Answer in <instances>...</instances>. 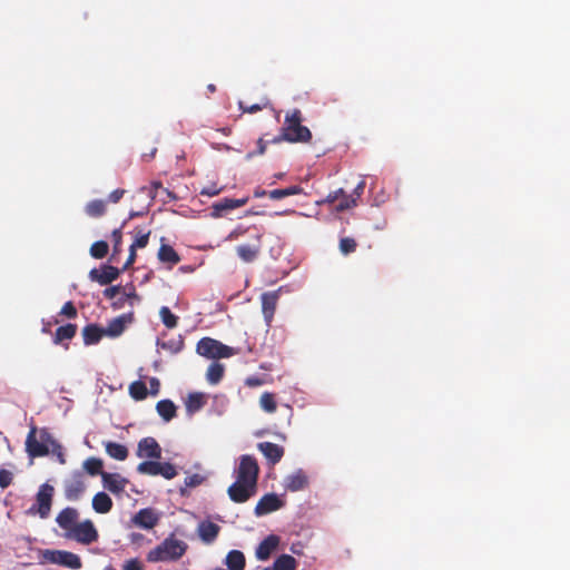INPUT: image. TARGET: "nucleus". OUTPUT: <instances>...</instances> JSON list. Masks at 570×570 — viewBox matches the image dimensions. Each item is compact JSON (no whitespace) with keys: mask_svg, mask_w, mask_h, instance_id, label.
Here are the masks:
<instances>
[{"mask_svg":"<svg viewBox=\"0 0 570 570\" xmlns=\"http://www.w3.org/2000/svg\"><path fill=\"white\" fill-rule=\"evenodd\" d=\"M303 114L295 108L286 112L279 136L273 139V142L287 141L291 144H306L312 140L311 130L302 125Z\"/></svg>","mask_w":570,"mask_h":570,"instance_id":"nucleus-1","label":"nucleus"},{"mask_svg":"<svg viewBox=\"0 0 570 570\" xmlns=\"http://www.w3.org/2000/svg\"><path fill=\"white\" fill-rule=\"evenodd\" d=\"M188 544L170 534L147 553L149 562H170L179 560L187 551Z\"/></svg>","mask_w":570,"mask_h":570,"instance_id":"nucleus-2","label":"nucleus"},{"mask_svg":"<svg viewBox=\"0 0 570 570\" xmlns=\"http://www.w3.org/2000/svg\"><path fill=\"white\" fill-rule=\"evenodd\" d=\"M55 438L47 428L38 429L31 425L26 438V452L31 459L42 458L50 453Z\"/></svg>","mask_w":570,"mask_h":570,"instance_id":"nucleus-3","label":"nucleus"},{"mask_svg":"<svg viewBox=\"0 0 570 570\" xmlns=\"http://www.w3.org/2000/svg\"><path fill=\"white\" fill-rule=\"evenodd\" d=\"M196 352L199 355L212 360L226 358L238 353L235 348L212 337H203L199 340L196 346Z\"/></svg>","mask_w":570,"mask_h":570,"instance_id":"nucleus-4","label":"nucleus"},{"mask_svg":"<svg viewBox=\"0 0 570 570\" xmlns=\"http://www.w3.org/2000/svg\"><path fill=\"white\" fill-rule=\"evenodd\" d=\"M235 474L237 480L257 487L259 466L256 459L249 454L242 455Z\"/></svg>","mask_w":570,"mask_h":570,"instance_id":"nucleus-5","label":"nucleus"},{"mask_svg":"<svg viewBox=\"0 0 570 570\" xmlns=\"http://www.w3.org/2000/svg\"><path fill=\"white\" fill-rule=\"evenodd\" d=\"M53 492L52 485L48 483L40 485L36 495V503L29 508L28 513L38 514L42 519L47 518L51 510Z\"/></svg>","mask_w":570,"mask_h":570,"instance_id":"nucleus-6","label":"nucleus"},{"mask_svg":"<svg viewBox=\"0 0 570 570\" xmlns=\"http://www.w3.org/2000/svg\"><path fill=\"white\" fill-rule=\"evenodd\" d=\"M45 561L59 564L72 570L80 569L82 563L78 554L66 550H45L42 553Z\"/></svg>","mask_w":570,"mask_h":570,"instance_id":"nucleus-7","label":"nucleus"},{"mask_svg":"<svg viewBox=\"0 0 570 570\" xmlns=\"http://www.w3.org/2000/svg\"><path fill=\"white\" fill-rule=\"evenodd\" d=\"M85 474L81 471H75L63 482V493L67 500L77 501L86 491Z\"/></svg>","mask_w":570,"mask_h":570,"instance_id":"nucleus-8","label":"nucleus"},{"mask_svg":"<svg viewBox=\"0 0 570 570\" xmlns=\"http://www.w3.org/2000/svg\"><path fill=\"white\" fill-rule=\"evenodd\" d=\"M82 544H90L98 540V531L91 520L78 523L67 535Z\"/></svg>","mask_w":570,"mask_h":570,"instance_id":"nucleus-9","label":"nucleus"},{"mask_svg":"<svg viewBox=\"0 0 570 570\" xmlns=\"http://www.w3.org/2000/svg\"><path fill=\"white\" fill-rule=\"evenodd\" d=\"M256 489L257 487L236 479V481L229 485L227 493L233 502L244 503L255 495Z\"/></svg>","mask_w":570,"mask_h":570,"instance_id":"nucleus-10","label":"nucleus"},{"mask_svg":"<svg viewBox=\"0 0 570 570\" xmlns=\"http://www.w3.org/2000/svg\"><path fill=\"white\" fill-rule=\"evenodd\" d=\"M122 271L111 266L102 265L100 268H92L89 272V278L92 282H97L99 285H108L116 281Z\"/></svg>","mask_w":570,"mask_h":570,"instance_id":"nucleus-11","label":"nucleus"},{"mask_svg":"<svg viewBox=\"0 0 570 570\" xmlns=\"http://www.w3.org/2000/svg\"><path fill=\"white\" fill-rule=\"evenodd\" d=\"M282 287L276 291L265 292L261 296L262 312L267 325H271L279 299Z\"/></svg>","mask_w":570,"mask_h":570,"instance_id":"nucleus-12","label":"nucleus"},{"mask_svg":"<svg viewBox=\"0 0 570 570\" xmlns=\"http://www.w3.org/2000/svg\"><path fill=\"white\" fill-rule=\"evenodd\" d=\"M137 456L150 460H159L161 458V448L156 439L147 436L138 442Z\"/></svg>","mask_w":570,"mask_h":570,"instance_id":"nucleus-13","label":"nucleus"},{"mask_svg":"<svg viewBox=\"0 0 570 570\" xmlns=\"http://www.w3.org/2000/svg\"><path fill=\"white\" fill-rule=\"evenodd\" d=\"M284 507V501L281 500L277 494L275 493H267L263 495L256 507H255V514L261 517L268 513H272L274 511L279 510Z\"/></svg>","mask_w":570,"mask_h":570,"instance_id":"nucleus-14","label":"nucleus"},{"mask_svg":"<svg viewBox=\"0 0 570 570\" xmlns=\"http://www.w3.org/2000/svg\"><path fill=\"white\" fill-rule=\"evenodd\" d=\"M134 320V313L129 312L112 318L106 327H104L105 335L109 337H117L121 335L128 324Z\"/></svg>","mask_w":570,"mask_h":570,"instance_id":"nucleus-15","label":"nucleus"},{"mask_svg":"<svg viewBox=\"0 0 570 570\" xmlns=\"http://www.w3.org/2000/svg\"><path fill=\"white\" fill-rule=\"evenodd\" d=\"M248 203V197L239 199L223 198L212 205V216L222 217L226 212L239 208Z\"/></svg>","mask_w":570,"mask_h":570,"instance_id":"nucleus-16","label":"nucleus"},{"mask_svg":"<svg viewBox=\"0 0 570 570\" xmlns=\"http://www.w3.org/2000/svg\"><path fill=\"white\" fill-rule=\"evenodd\" d=\"M78 518L79 513L77 509L68 507L58 513L56 522L66 531V535H68V533L78 524Z\"/></svg>","mask_w":570,"mask_h":570,"instance_id":"nucleus-17","label":"nucleus"},{"mask_svg":"<svg viewBox=\"0 0 570 570\" xmlns=\"http://www.w3.org/2000/svg\"><path fill=\"white\" fill-rule=\"evenodd\" d=\"M257 448L273 465L282 460L285 452L283 446L273 442H261L257 444Z\"/></svg>","mask_w":570,"mask_h":570,"instance_id":"nucleus-18","label":"nucleus"},{"mask_svg":"<svg viewBox=\"0 0 570 570\" xmlns=\"http://www.w3.org/2000/svg\"><path fill=\"white\" fill-rule=\"evenodd\" d=\"M101 480L104 488L115 494L121 493L125 490L126 484L128 482L120 474L108 472L102 473Z\"/></svg>","mask_w":570,"mask_h":570,"instance_id":"nucleus-19","label":"nucleus"},{"mask_svg":"<svg viewBox=\"0 0 570 570\" xmlns=\"http://www.w3.org/2000/svg\"><path fill=\"white\" fill-rule=\"evenodd\" d=\"M132 522L142 529H153L158 523V517L153 509L139 510L132 518Z\"/></svg>","mask_w":570,"mask_h":570,"instance_id":"nucleus-20","label":"nucleus"},{"mask_svg":"<svg viewBox=\"0 0 570 570\" xmlns=\"http://www.w3.org/2000/svg\"><path fill=\"white\" fill-rule=\"evenodd\" d=\"M279 544V538L275 534H269L266 537L257 547L256 549V558L258 560H267L274 550Z\"/></svg>","mask_w":570,"mask_h":570,"instance_id":"nucleus-21","label":"nucleus"},{"mask_svg":"<svg viewBox=\"0 0 570 570\" xmlns=\"http://www.w3.org/2000/svg\"><path fill=\"white\" fill-rule=\"evenodd\" d=\"M198 535L206 544L213 543L220 531V527L212 521H203L198 524Z\"/></svg>","mask_w":570,"mask_h":570,"instance_id":"nucleus-22","label":"nucleus"},{"mask_svg":"<svg viewBox=\"0 0 570 570\" xmlns=\"http://www.w3.org/2000/svg\"><path fill=\"white\" fill-rule=\"evenodd\" d=\"M307 485L308 478L302 470H298L295 473L288 475L285 480V488L291 492L302 491Z\"/></svg>","mask_w":570,"mask_h":570,"instance_id":"nucleus-23","label":"nucleus"},{"mask_svg":"<svg viewBox=\"0 0 570 570\" xmlns=\"http://www.w3.org/2000/svg\"><path fill=\"white\" fill-rule=\"evenodd\" d=\"M105 335L104 327L96 324H88L82 330L83 343L86 345L97 344Z\"/></svg>","mask_w":570,"mask_h":570,"instance_id":"nucleus-24","label":"nucleus"},{"mask_svg":"<svg viewBox=\"0 0 570 570\" xmlns=\"http://www.w3.org/2000/svg\"><path fill=\"white\" fill-rule=\"evenodd\" d=\"M225 564L228 570H244L246 566L245 554L239 550H230L225 558Z\"/></svg>","mask_w":570,"mask_h":570,"instance_id":"nucleus-25","label":"nucleus"},{"mask_svg":"<svg viewBox=\"0 0 570 570\" xmlns=\"http://www.w3.org/2000/svg\"><path fill=\"white\" fill-rule=\"evenodd\" d=\"M92 509L97 513H108L112 509V500L105 492H98L92 498Z\"/></svg>","mask_w":570,"mask_h":570,"instance_id":"nucleus-26","label":"nucleus"},{"mask_svg":"<svg viewBox=\"0 0 570 570\" xmlns=\"http://www.w3.org/2000/svg\"><path fill=\"white\" fill-rule=\"evenodd\" d=\"M156 411L159 416L166 421H171L177 415V406L171 400H161L156 404Z\"/></svg>","mask_w":570,"mask_h":570,"instance_id":"nucleus-27","label":"nucleus"},{"mask_svg":"<svg viewBox=\"0 0 570 570\" xmlns=\"http://www.w3.org/2000/svg\"><path fill=\"white\" fill-rule=\"evenodd\" d=\"M76 333H77L76 324L69 323L63 326H59L56 330V333L53 336V343L61 344L63 341H69L75 337Z\"/></svg>","mask_w":570,"mask_h":570,"instance_id":"nucleus-28","label":"nucleus"},{"mask_svg":"<svg viewBox=\"0 0 570 570\" xmlns=\"http://www.w3.org/2000/svg\"><path fill=\"white\" fill-rule=\"evenodd\" d=\"M107 454L118 461H124L128 456V449L120 443L108 441L105 443Z\"/></svg>","mask_w":570,"mask_h":570,"instance_id":"nucleus-29","label":"nucleus"},{"mask_svg":"<svg viewBox=\"0 0 570 570\" xmlns=\"http://www.w3.org/2000/svg\"><path fill=\"white\" fill-rule=\"evenodd\" d=\"M158 259L174 266L180 262V256L170 245L163 244L158 250Z\"/></svg>","mask_w":570,"mask_h":570,"instance_id":"nucleus-30","label":"nucleus"},{"mask_svg":"<svg viewBox=\"0 0 570 570\" xmlns=\"http://www.w3.org/2000/svg\"><path fill=\"white\" fill-rule=\"evenodd\" d=\"M206 403L205 395L199 392L189 393L186 400V410L188 413L199 411Z\"/></svg>","mask_w":570,"mask_h":570,"instance_id":"nucleus-31","label":"nucleus"},{"mask_svg":"<svg viewBox=\"0 0 570 570\" xmlns=\"http://www.w3.org/2000/svg\"><path fill=\"white\" fill-rule=\"evenodd\" d=\"M224 373V365L218 362H214L207 368L206 379L209 384L215 385L222 381Z\"/></svg>","mask_w":570,"mask_h":570,"instance_id":"nucleus-32","label":"nucleus"},{"mask_svg":"<svg viewBox=\"0 0 570 570\" xmlns=\"http://www.w3.org/2000/svg\"><path fill=\"white\" fill-rule=\"evenodd\" d=\"M237 255L245 263H252L256 259L259 253V246L239 245L236 247Z\"/></svg>","mask_w":570,"mask_h":570,"instance_id":"nucleus-33","label":"nucleus"},{"mask_svg":"<svg viewBox=\"0 0 570 570\" xmlns=\"http://www.w3.org/2000/svg\"><path fill=\"white\" fill-rule=\"evenodd\" d=\"M303 188L298 185L289 186L286 188L273 189L268 191V197L273 200H278L288 196L299 195Z\"/></svg>","mask_w":570,"mask_h":570,"instance_id":"nucleus-34","label":"nucleus"},{"mask_svg":"<svg viewBox=\"0 0 570 570\" xmlns=\"http://www.w3.org/2000/svg\"><path fill=\"white\" fill-rule=\"evenodd\" d=\"M82 466H83V470L91 476H95L98 474L102 476V473H105V471H102L104 462L99 458H95V456L88 458L87 460L83 461Z\"/></svg>","mask_w":570,"mask_h":570,"instance_id":"nucleus-35","label":"nucleus"},{"mask_svg":"<svg viewBox=\"0 0 570 570\" xmlns=\"http://www.w3.org/2000/svg\"><path fill=\"white\" fill-rule=\"evenodd\" d=\"M297 562L291 554H282L273 563L272 570H296Z\"/></svg>","mask_w":570,"mask_h":570,"instance_id":"nucleus-36","label":"nucleus"},{"mask_svg":"<svg viewBox=\"0 0 570 570\" xmlns=\"http://www.w3.org/2000/svg\"><path fill=\"white\" fill-rule=\"evenodd\" d=\"M137 472L146 475H159V472H161L160 462L155 460L144 461L138 464Z\"/></svg>","mask_w":570,"mask_h":570,"instance_id":"nucleus-37","label":"nucleus"},{"mask_svg":"<svg viewBox=\"0 0 570 570\" xmlns=\"http://www.w3.org/2000/svg\"><path fill=\"white\" fill-rule=\"evenodd\" d=\"M129 394L136 401H142L148 395V390L142 381H135L129 385Z\"/></svg>","mask_w":570,"mask_h":570,"instance_id":"nucleus-38","label":"nucleus"},{"mask_svg":"<svg viewBox=\"0 0 570 570\" xmlns=\"http://www.w3.org/2000/svg\"><path fill=\"white\" fill-rule=\"evenodd\" d=\"M140 298L136 294L135 289L130 293H122L117 299H115L111 304L114 309H120L125 306L126 303H129L130 306L134 305L135 302H139Z\"/></svg>","mask_w":570,"mask_h":570,"instance_id":"nucleus-39","label":"nucleus"},{"mask_svg":"<svg viewBox=\"0 0 570 570\" xmlns=\"http://www.w3.org/2000/svg\"><path fill=\"white\" fill-rule=\"evenodd\" d=\"M85 210L90 217H100L106 213V204L101 199H95L87 204Z\"/></svg>","mask_w":570,"mask_h":570,"instance_id":"nucleus-40","label":"nucleus"},{"mask_svg":"<svg viewBox=\"0 0 570 570\" xmlns=\"http://www.w3.org/2000/svg\"><path fill=\"white\" fill-rule=\"evenodd\" d=\"M261 407L267 413H274L277 409L275 395L269 392H264L259 399Z\"/></svg>","mask_w":570,"mask_h":570,"instance_id":"nucleus-41","label":"nucleus"},{"mask_svg":"<svg viewBox=\"0 0 570 570\" xmlns=\"http://www.w3.org/2000/svg\"><path fill=\"white\" fill-rule=\"evenodd\" d=\"M159 315L161 317L163 324L167 328H175L178 324V317L171 313L169 307L163 306L159 311Z\"/></svg>","mask_w":570,"mask_h":570,"instance_id":"nucleus-42","label":"nucleus"},{"mask_svg":"<svg viewBox=\"0 0 570 570\" xmlns=\"http://www.w3.org/2000/svg\"><path fill=\"white\" fill-rule=\"evenodd\" d=\"M108 250H109L108 243L105 240H98L91 245L90 255L94 258L101 259L108 254Z\"/></svg>","mask_w":570,"mask_h":570,"instance_id":"nucleus-43","label":"nucleus"},{"mask_svg":"<svg viewBox=\"0 0 570 570\" xmlns=\"http://www.w3.org/2000/svg\"><path fill=\"white\" fill-rule=\"evenodd\" d=\"M150 230L135 229V240L130 245L134 248H144L148 245Z\"/></svg>","mask_w":570,"mask_h":570,"instance_id":"nucleus-44","label":"nucleus"},{"mask_svg":"<svg viewBox=\"0 0 570 570\" xmlns=\"http://www.w3.org/2000/svg\"><path fill=\"white\" fill-rule=\"evenodd\" d=\"M356 247H357V243L352 237H342L340 239L338 248L343 255H348L351 253H354L356 250Z\"/></svg>","mask_w":570,"mask_h":570,"instance_id":"nucleus-45","label":"nucleus"},{"mask_svg":"<svg viewBox=\"0 0 570 570\" xmlns=\"http://www.w3.org/2000/svg\"><path fill=\"white\" fill-rule=\"evenodd\" d=\"M357 200L353 195H344L335 205L337 212H344L356 206Z\"/></svg>","mask_w":570,"mask_h":570,"instance_id":"nucleus-46","label":"nucleus"},{"mask_svg":"<svg viewBox=\"0 0 570 570\" xmlns=\"http://www.w3.org/2000/svg\"><path fill=\"white\" fill-rule=\"evenodd\" d=\"M160 471L161 472H159V475L167 480H171L178 474L175 465L169 462H160Z\"/></svg>","mask_w":570,"mask_h":570,"instance_id":"nucleus-47","label":"nucleus"},{"mask_svg":"<svg viewBox=\"0 0 570 570\" xmlns=\"http://www.w3.org/2000/svg\"><path fill=\"white\" fill-rule=\"evenodd\" d=\"M50 453L55 455L60 464H66V455L62 445L55 439L50 446Z\"/></svg>","mask_w":570,"mask_h":570,"instance_id":"nucleus-48","label":"nucleus"},{"mask_svg":"<svg viewBox=\"0 0 570 570\" xmlns=\"http://www.w3.org/2000/svg\"><path fill=\"white\" fill-rule=\"evenodd\" d=\"M121 228H122V226L114 229L111 233V238H112V243H114V255L119 254L121 252V239H122Z\"/></svg>","mask_w":570,"mask_h":570,"instance_id":"nucleus-49","label":"nucleus"},{"mask_svg":"<svg viewBox=\"0 0 570 570\" xmlns=\"http://www.w3.org/2000/svg\"><path fill=\"white\" fill-rule=\"evenodd\" d=\"M60 315L66 316L68 318H76L78 315L77 308L75 307L71 301L63 304L60 309Z\"/></svg>","mask_w":570,"mask_h":570,"instance_id":"nucleus-50","label":"nucleus"},{"mask_svg":"<svg viewBox=\"0 0 570 570\" xmlns=\"http://www.w3.org/2000/svg\"><path fill=\"white\" fill-rule=\"evenodd\" d=\"M205 481V478L198 473H194L185 478V485L187 488H196Z\"/></svg>","mask_w":570,"mask_h":570,"instance_id":"nucleus-51","label":"nucleus"},{"mask_svg":"<svg viewBox=\"0 0 570 570\" xmlns=\"http://www.w3.org/2000/svg\"><path fill=\"white\" fill-rule=\"evenodd\" d=\"M12 480H13V474L11 471L6 470V469L0 470V488L1 489L8 488L12 483Z\"/></svg>","mask_w":570,"mask_h":570,"instance_id":"nucleus-52","label":"nucleus"},{"mask_svg":"<svg viewBox=\"0 0 570 570\" xmlns=\"http://www.w3.org/2000/svg\"><path fill=\"white\" fill-rule=\"evenodd\" d=\"M124 570H144L141 562L138 559H129L122 566Z\"/></svg>","mask_w":570,"mask_h":570,"instance_id":"nucleus-53","label":"nucleus"},{"mask_svg":"<svg viewBox=\"0 0 570 570\" xmlns=\"http://www.w3.org/2000/svg\"><path fill=\"white\" fill-rule=\"evenodd\" d=\"M120 286L119 285H116V286H110V287H107L102 294L106 298L108 299H112V298H116L119 294H120Z\"/></svg>","mask_w":570,"mask_h":570,"instance_id":"nucleus-54","label":"nucleus"},{"mask_svg":"<svg viewBox=\"0 0 570 570\" xmlns=\"http://www.w3.org/2000/svg\"><path fill=\"white\" fill-rule=\"evenodd\" d=\"M265 382L266 381L259 376H248L245 380V385L248 387H257V386L265 384Z\"/></svg>","mask_w":570,"mask_h":570,"instance_id":"nucleus-55","label":"nucleus"},{"mask_svg":"<svg viewBox=\"0 0 570 570\" xmlns=\"http://www.w3.org/2000/svg\"><path fill=\"white\" fill-rule=\"evenodd\" d=\"M266 147H267V142L263 138H259L257 140V151L256 153H248L246 157L248 159H250L255 155H263L266 151Z\"/></svg>","mask_w":570,"mask_h":570,"instance_id":"nucleus-56","label":"nucleus"},{"mask_svg":"<svg viewBox=\"0 0 570 570\" xmlns=\"http://www.w3.org/2000/svg\"><path fill=\"white\" fill-rule=\"evenodd\" d=\"M220 191L222 188L217 187L216 184H212L210 186L204 187L200 194L212 197L218 195Z\"/></svg>","mask_w":570,"mask_h":570,"instance_id":"nucleus-57","label":"nucleus"},{"mask_svg":"<svg viewBox=\"0 0 570 570\" xmlns=\"http://www.w3.org/2000/svg\"><path fill=\"white\" fill-rule=\"evenodd\" d=\"M125 193H126L125 189H121V188L115 189L114 191H111L109 194L108 199H109V202L116 204L122 198Z\"/></svg>","mask_w":570,"mask_h":570,"instance_id":"nucleus-58","label":"nucleus"},{"mask_svg":"<svg viewBox=\"0 0 570 570\" xmlns=\"http://www.w3.org/2000/svg\"><path fill=\"white\" fill-rule=\"evenodd\" d=\"M136 257H137L136 248L130 246V248H129V256H128L125 265L122 266L121 271H126L127 268H129L135 263Z\"/></svg>","mask_w":570,"mask_h":570,"instance_id":"nucleus-59","label":"nucleus"},{"mask_svg":"<svg viewBox=\"0 0 570 570\" xmlns=\"http://www.w3.org/2000/svg\"><path fill=\"white\" fill-rule=\"evenodd\" d=\"M150 390L148 393L151 395H157L160 391V382L157 377H151L149 380Z\"/></svg>","mask_w":570,"mask_h":570,"instance_id":"nucleus-60","label":"nucleus"},{"mask_svg":"<svg viewBox=\"0 0 570 570\" xmlns=\"http://www.w3.org/2000/svg\"><path fill=\"white\" fill-rule=\"evenodd\" d=\"M364 189H365V180L362 179V180H360V183L356 185V187L353 190V196L356 198V200L362 196V194L364 193Z\"/></svg>","mask_w":570,"mask_h":570,"instance_id":"nucleus-61","label":"nucleus"},{"mask_svg":"<svg viewBox=\"0 0 570 570\" xmlns=\"http://www.w3.org/2000/svg\"><path fill=\"white\" fill-rule=\"evenodd\" d=\"M239 107H240V109H242L244 112H248V114H255V112H257V111L262 110V107H261L259 105H257V104L252 105V106H249V107H244V106H243V104L240 102V104H239Z\"/></svg>","mask_w":570,"mask_h":570,"instance_id":"nucleus-62","label":"nucleus"},{"mask_svg":"<svg viewBox=\"0 0 570 570\" xmlns=\"http://www.w3.org/2000/svg\"><path fill=\"white\" fill-rule=\"evenodd\" d=\"M264 196H268V191L267 190L262 189L259 187L254 190V197L255 198H261V197H264Z\"/></svg>","mask_w":570,"mask_h":570,"instance_id":"nucleus-63","label":"nucleus"},{"mask_svg":"<svg viewBox=\"0 0 570 570\" xmlns=\"http://www.w3.org/2000/svg\"><path fill=\"white\" fill-rule=\"evenodd\" d=\"M338 200V197L336 196L335 191H332L327 195L325 202L328 204H335Z\"/></svg>","mask_w":570,"mask_h":570,"instance_id":"nucleus-64","label":"nucleus"}]
</instances>
